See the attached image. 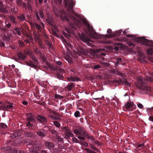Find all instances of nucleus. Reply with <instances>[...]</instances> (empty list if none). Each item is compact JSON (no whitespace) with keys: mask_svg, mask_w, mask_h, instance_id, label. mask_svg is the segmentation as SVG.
<instances>
[{"mask_svg":"<svg viewBox=\"0 0 153 153\" xmlns=\"http://www.w3.org/2000/svg\"><path fill=\"white\" fill-rule=\"evenodd\" d=\"M13 153H25V152L23 150L14 149L13 150Z\"/></svg>","mask_w":153,"mask_h":153,"instance_id":"a19ab883","label":"nucleus"},{"mask_svg":"<svg viewBox=\"0 0 153 153\" xmlns=\"http://www.w3.org/2000/svg\"><path fill=\"white\" fill-rule=\"evenodd\" d=\"M125 107L127 108H129L131 107V108L130 109V111H132L136 108V105L133 104V102H128L125 105Z\"/></svg>","mask_w":153,"mask_h":153,"instance_id":"9b49d317","label":"nucleus"},{"mask_svg":"<svg viewBox=\"0 0 153 153\" xmlns=\"http://www.w3.org/2000/svg\"><path fill=\"white\" fill-rule=\"evenodd\" d=\"M17 56L21 60L25 61L27 60L26 55L22 52H19L17 53Z\"/></svg>","mask_w":153,"mask_h":153,"instance_id":"4468645a","label":"nucleus"},{"mask_svg":"<svg viewBox=\"0 0 153 153\" xmlns=\"http://www.w3.org/2000/svg\"><path fill=\"white\" fill-rule=\"evenodd\" d=\"M54 97L56 99H62L64 98L63 96L56 94L55 95Z\"/></svg>","mask_w":153,"mask_h":153,"instance_id":"09e8293b","label":"nucleus"},{"mask_svg":"<svg viewBox=\"0 0 153 153\" xmlns=\"http://www.w3.org/2000/svg\"><path fill=\"white\" fill-rule=\"evenodd\" d=\"M45 145L46 147L50 149H53L54 146V145L53 143L49 141L45 142Z\"/></svg>","mask_w":153,"mask_h":153,"instance_id":"dca6fc26","label":"nucleus"},{"mask_svg":"<svg viewBox=\"0 0 153 153\" xmlns=\"http://www.w3.org/2000/svg\"><path fill=\"white\" fill-rule=\"evenodd\" d=\"M57 71V73L56 75L57 78L60 79H63L64 78V77L62 74L65 73V71H64V72L62 73H61L60 72H59L58 71Z\"/></svg>","mask_w":153,"mask_h":153,"instance_id":"cd10ccee","label":"nucleus"},{"mask_svg":"<svg viewBox=\"0 0 153 153\" xmlns=\"http://www.w3.org/2000/svg\"><path fill=\"white\" fill-rule=\"evenodd\" d=\"M22 0H17L16 1V3L17 5L19 7H22V5H23V3Z\"/></svg>","mask_w":153,"mask_h":153,"instance_id":"a18cd8bd","label":"nucleus"},{"mask_svg":"<svg viewBox=\"0 0 153 153\" xmlns=\"http://www.w3.org/2000/svg\"><path fill=\"white\" fill-rule=\"evenodd\" d=\"M35 25L36 28L38 30V31L42 32L43 31V30L41 28L40 25L36 23H35Z\"/></svg>","mask_w":153,"mask_h":153,"instance_id":"c756f323","label":"nucleus"},{"mask_svg":"<svg viewBox=\"0 0 153 153\" xmlns=\"http://www.w3.org/2000/svg\"><path fill=\"white\" fill-rule=\"evenodd\" d=\"M37 120L42 125L48 122L47 118L45 116L42 115H39L37 116Z\"/></svg>","mask_w":153,"mask_h":153,"instance_id":"1a4fd4ad","label":"nucleus"},{"mask_svg":"<svg viewBox=\"0 0 153 153\" xmlns=\"http://www.w3.org/2000/svg\"><path fill=\"white\" fill-rule=\"evenodd\" d=\"M30 56L32 59L33 61L35 62H37V60L35 57L33 56L32 54L30 55Z\"/></svg>","mask_w":153,"mask_h":153,"instance_id":"3c124183","label":"nucleus"},{"mask_svg":"<svg viewBox=\"0 0 153 153\" xmlns=\"http://www.w3.org/2000/svg\"><path fill=\"white\" fill-rule=\"evenodd\" d=\"M19 46L21 47L23 46L24 45V42L22 41H19Z\"/></svg>","mask_w":153,"mask_h":153,"instance_id":"680f3d73","label":"nucleus"},{"mask_svg":"<svg viewBox=\"0 0 153 153\" xmlns=\"http://www.w3.org/2000/svg\"><path fill=\"white\" fill-rule=\"evenodd\" d=\"M41 58L42 59V61H43V62H44L46 64H47V63H48L47 61V58L44 56H43L42 57V58Z\"/></svg>","mask_w":153,"mask_h":153,"instance_id":"5fc2aeb1","label":"nucleus"},{"mask_svg":"<svg viewBox=\"0 0 153 153\" xmlns=\"http://www.w3.org/2000/svg\"><path fill=\"white\" fill-rule=\"evenodd\" d=\"M48 117L50 118H53L55 120H58L60 119L59 117H55L53 115H50L48 116Z\"/></svg>","mask_w":153,"mask_h":153,"instance_id":"37998d69","label":"nucleus"},{"mask_svg":"<svg viewBox=\"0 0 153 153\" xmlns=\"http://www.w3.org/2000/svg\"><path fill=\"white\" fill-rule=\"evenodd\" d=\"M62 131L64 132L65 136L67 138H68L70 137H74L73 134L71 131V130L67 127H62Z\"/></svg>","mask_w":153,"mask_h":153,"instance_id":"423d86ee","label":"nucleus"},{"mask_svg":"<svg viewBox=\"0 0 153 153\" xmlns=\"http://www.w3.org/2000/svg\"><path fill=\"white\" fill-rule=\"evenodd\" d=\"M147 80L149 82H153V78L148 77L147 78Z\"/></svg>","mask_w":153,"mask_h":153,"instance_id":"e2e57ef3","label":"nucleus"},{"mask_svg":"<svg viewBox=\"0 0 153 153\" xmlns=\"http://www.w3.org/2000/svg\"><path fill=\"white\" fill-rule=\"evenodd\" d=\"M35 14L36 19H37V20H38L39 21V20L40 19V18L39 16V13L36 11L35 12Z\"/></svg>","mask_w":153,"mask_h":153,"instance_id":"864d4df0","label":"nucleus"},{"mask_svg":"<svg viewBox=\"0 0 153 153\" xmlns=\"http://www.w3.org/2000/svg\"><path fill=\"white\" fill-rule=\"evenodd\" d=\"M87 134H87L85 131H83H83H82V134L81 135H83V136L85 137H86V135Z\"/></svg>","mask_w":153,"mask_h":153,"instance_id":"774afa93","label":"nucleus"},{"mask_svg":"<svg viewBox=\"0 0 153 153\" xmlns=\"http://www.w3.org/2000/svg\"><path fill=\"white\" fill-rule=\"evenodd\" d=\"M26 135L27 136L29 137H34V134L33 133L29 132H27Z\"/></svg>","mask_w":153,"mask_h":153,"instance_id":"ea45409f","label":"nucleus"},{"mask_svg":"<svg viewBox=\"0 0 153 153\" xmlns=\"http://www.w3.org/2000/svg\"><path fill=\"white\" fill-rule=\"evenodd\" d=\"M77 137L79 139L82 140H84L85 139V138L84 137L82 136L81 135Z\"/></svg>","mask_w":153,"mask_h":153,"instance_id":"0e129e2a","label":"nucleus"},{"mask_svg":"<svg viewBox=\"0 0 153 153\" xmlns=\"http://www.w3.org/2000/svg\"><path fill=\"white\" fill-rule=\"evenodd\" d=\"M113 82H114L117 83L119 85H123L128 87L131 85L130 84L127 82L126 79L124 78H122L119 80L114 79L113 80Z\"/></svg>","mask_w":153,"mask_h":153,"instance_id":"0eeeda50","label":"nucleus"},{"mask_svg":"<svg viewBox=\"0 0 153 153\" xmlns=\"http://www.w3.org/2000/svg\"><path fill=\"white\" fill-rule=\"evenodd\" d=\"M33 122H30L29 121L26 122V126L28 127L30 129H32L33 128H34L35 126L33 124Z\"/></svg>","mask_w":153,"mask_h":153,"instance_id":"a878e982","label":"nucleus"},{"mask_svg":"<svg viewBox=\"0 0 153 153\" xmlns=\"http://www.w3.org/2000/svg\"><path fill=\"white\" fill-rule=\"evenodd\" d=\"M45 42L46 45L48 47H49L50 48H51L53 47L52 44L50 42L47 40H46L45 41Z\"/></svg>","mask_w":153,"mask_h":153,"instance_id":"de8ad7c7","label":"nucleus"},{"mask_svg":"<svg viewBox=\"0 0 153 153\" xmlns=\"http://www.w3.org/2000/svg\"><path fill=\"white\" fill-rule=\"evenodd\" d=\"M85 150L86 151L87 153H96L95 152L88 148H85Z\"/></svg>","mask_w":153,"mask_h":153,"instance_id":"49530a36","label":"nucleus"},{"mask_svg":"<svg viewBox=\"0 0 153 153\" xmlns=\"http://www.w3.org/2000/svg\"><path fill=\"white\" fill-rule=\"evenodd\" d=\"M67 80L70 82H76L80 81L79 79L78 78L73 76L68 78Z\"/></svg>","mask_w":153,"mask_h":153,"instance_id":"412c9836","label":"nucleus"},{"mask_svg":"<svg viewBox=\"0 0 153 153\" xmlns=\"http://www.w3.org/2000/svg\"><path fill=\"white\" fill-rule=\"evenodd\" d=\"M86 138L90 140V141L91 142L95 140L93 136L90 135L89 134H87L86 135Z\"/></svg>","mask_w":153,"mask_h":153,"instance_id":"f704fd0d","label":"nucleus"},{"mask_svg":"<svg viewBox=\"0 0 153 153\" xmlns=\"http://www.w3.org/2000/svg\"><path fill=\"white\" fill-rule=\"evenodd\" d=\"M74 143H79V141L76 137H73L72 139Z\"/></svg>","mask_w":153,"mask_h":153,"instance_id":"13d9d810","label":"nucleus"},{"mask_svg":"<svg viewBox=\"0 0 153 153\" xmlns=\"http://www.w3.org/2000/svg\"><path fill=\"white\" fill-rule=\"evenodd\" d=\"M79 36L81 40L83 42L88 43L89 42V39L83 33H82L81 34L79 33Z\"/></svg>","mask_w":153,"mask_h":153,"instance_id":"f8f14e48","label":"nucleus"},{"mask_svg":"<svg viewBox=\"0 0 153 153\" xmlns=\"http://www.w3.org/2000/svg\"><path fill=\"white\" fill-rule=\"evenodd\" d=\"M13 103L10 102L8 103L7 105H4V110H8L12 108L13 106Z\"/></svg>","mask_w":153,"mask_h":153,"instance_id":"aec40b11","label":"nucleus"},{"mask_svg":"<svg viewBox=\"0 0 153 153\" xmlns=\"http://www.w3.org/2000/svg\"><path fill=\"white\" fill-rule=\"evenodd\" d=\"M74 87V83H70L68 84L67 88L69 91H70Z\"/></svg>","mask_w":153,"mask_h":153,"instance_id":"2f4dec72","label":"nucleus"},{"mask_svg":"<svg viewBox=\"0 0 153 153\" xmlns=\"http://www.w3.org/2000/svg\"><path fill=\"white\" fill-rule=\"evenodd\" d=\"M74 53L79 56H87L89 54L91 55L92 58H98L100 57V55L98 53L97 51L92 48H89L86 50L83 48L79 47L77 51H74Z\"/></svg>","mask_w":153,"mask_h":153,"instance_id":"f03ea898","label":"nucleus"},{"mask_svg":"<svg viewBox=\"0 0 153 153\" xmlns=\"http://www.w3.org/2000/svg\"><path fill=\"white\" fill-rule=\"evenodd\" d=\"M128 45L130 47H133L134 46V45L131 42H127Z\"/></svg>","mask_w":153,"mask_h":153,"instance_id":"338daca9","label":"nucleus"},{"mask_svg":"<svg viewBox=\"0 0 153 153\" xmlns=\"http://www.w3.org/2000/svg\"><path fill=\"white\" fill-rule=\"evenodd\" d=\"M91 66L94 71H99L102 68L101 65L96 63H94Z\"/></svg>","mask_w":153,"mask_h":153,"instance_id":"a211bd4d","label":"nucleus"},{"mask_svg":"<svg viewBox=\"0 0 153 153\" xmlns=\"http://www.w3.org/2000/svg\"><path fill=\"white\" fill-rule=\"evenodd\" d=\"M113 72L116 74H117L121 76H123L124 74L119 71H118L116 70V69L114 70L113 71Z\"/></svg>","mask_w":153,"mask_h":153,"instance_id":"4c0bfd02","label":"nucleus"},{"mask_svg":"<svg viewBox=\"0 0 153 153\" xmlns=\"http://www.w3.org/2000/svg\"><path fill=\"white\" fill-rule=\"evenodd\" d=\"M0 12L4 13H6L8 12L6 6L3 5L1 1H0Z\"/></svg>","mask_w":153,"mask_h":153,"instance_id":"ddd939ff","label":"nucleus"},{"mask_svg":"<svg viewBox=\"0 0 153 153\" xmlns=\"http://www.w3.org/2000/svg\"><path fill=\"white\" fill-rule=\"evenodd\" d=\"M39 15H40L41 18H44V16L42 11H40Z\"/></svg>","mask_w":153,"mask_h":153,"instance_id":"bf43d9fd","label":"nucleus"},{"mask_svg":"<svg viewBox=\"0 0 153 153\" xmlns=\"http://www.w3.org/2000/svg\"><path fill=\"white\" fill-rule=\"evenodd\" d=\"M47 128L48 129L46 131H49L52 134L54 135H56L57 134L58 132L56 130L50 128L49 127H48Z\"/></svg>","mask_w":153,"mask_h":153,"instance_id":"bb28decb","label":"nucleus"},{"mask_svg":"<svg viewBox=\"0 0 153 153\" xmlns=\"http://www.w3.org/2000/svg\"><path fill=\"white\" fill-rule=\"evenodd\" d=\"M135 41L137 42L146 46L153 47V41L149 40L143 37H139L134 39Z\"/></svg>","mask_w":153,"mask_h":153,"instance_id":"39448f33","label":"nucleus"},{"mask_svg":"<svg viewBox=\"0 0 153 153\" xmlns=\"http://www.w3.org/2000/svg\"><path fill=\"white\" fill-rule=\"evenodd\" d=\"M87 29L88 31L90 33H91L92 31L93 30L92 28L90 26V25H89V26H87Z\"/></svg>","mask_w":153,"mask_h":153,"instance_id":"4d7b16f0","label":"nucleus"},{"mask_svg":"<svg viewBox=\"0 0 153 153\" xmlns=\"http://www.w3.org/2000/svg\"><path fill=\"white\" fill-rule=\"evenodd\" d=\"M7 127V126L4 123H0V128H1L0 131L1 130V128H5Z\"/></svg>","mask_w":153,"mask_h":153,"instance_id":"c03bdc74","label":"nucleus"},{"mask_svg":"<svg viewBox=\"0 0 153 153\" xmlns=\"http://www.w3.org/2000/svg\"><path fill=\"white\" fill-rule=\"evenodd\" d=\"M82 22L86 27L89 26L90 25L88 21L85 19H82Z\"/></svg>","mask_w":153,"mask_h":153,"instance_id":"e433bc0d","label":"nucleus"},{"mask_svg":"<svg viewBox=\"0 0 153 153\" xmlns=\"http://www.w3.org/2000/svg\"><path fill=\"white\" fill-rule=\"evenodd\" d=\"M83 131L82 129H75L73 130L74 134L77 135H80L82 134V131Z\"/></svg>","mask_w":153,"mask_h":153,"instance_id":"5701e85b","label":"nucleus"},{"mask_svg":"<svg viewBox=\"0 0 153 153\" xmlns=\"http://www.w3.org/2000/svg\"><path fill=\"white\" fill-rule=\"evenodd\" d=\"M17 20L20 22H22L24 21H27L26 17L24 14H19V15L17 16Z\"/></svg>","mask_w":153,"mask_h":153,"instance_id":"2eb2a0df","label":"nucleus"},{"mask_svg":"<svg viewBox=\"0 0 153 153\" xmlns=\"http://www.w3.org/2000/svg\"><path fill=\"white\" fill-rule=\"evenodd\" d=\"M17 9L16 6H14L11 8V11L13 13L16 14L17 12Z\"/></svg>","mask_w":153,"mask_h":153,"instance_id":"72a5a7b5","label":"nucleus"},{"mask_svg":"<svg viewBox=\"0 0 153 153\" xmlns=\"http://www.w3.org/2000/svg\"><path fill=\"white\" fill-rule=\"evenodd\" d=\"M26 117H27L26 120L27 122H34L35 120V117L34 114L31 113H27L26 114Z\"/></svg>","mask_w":153,"mask_h":153,"instance_id":"9d476101","label":"nucleus"},{"mask_svg":"<svg viewBox=\"0 0 153 153\" xmlns=\"http://www.w3.org/2000/svg\"><path fill=\"white\" fill-rule=\"evenodd\" d=\"M63 1L65 7H68V10L70 13V14H68L67 17L65 16V19L68 22H69V19H70L74 24L72 23H70V27L76 30V26L80 28L82 27V24L79 20L73 15L78 18L80 17L78 13L74 12L73 10V8L75 4V2L72 0H63Z\"/></svg>","mask_w":153,"mask_h":153,"instance_id":"f257e3e1","label":"nucleus"},{"mask_svg":"<svg viewBox=\"0 0 153 153\" xmlns=\"http://www.w3.org/2000/svg\"><path fill=\"white\" fill-rule=\"evenodd\" d=\"M122 32V30H120L119 31L115 32L112 34L111 36H119Z\"/></svg>","mask_w":153,"mask_h":153,"instance_id":"c85d7f7f","label":"nucleus"},{"mask_svg":"<svg viewBox=\"0 0 153 153\" xmlns=\"http://www.w3.org/2000/svg\"><path fill=\"white\" fill-rule=\"evenodd\" d=\"M1 149L5 153H11V150L13 149H11V147L9 146L2 147L1 148Z\"/></svg>","mask_w":153,"mask_h":153,"instance_id":"f3484780","label":"nucleus"},{"mask_svg":"<svg viewBox=\"0 0 153 153\" xmlns=\"http://www.w3.org/2000/svg\"><path fill=\"white\" fill-rule=\"evenodd\" d=\"M116 61L115 62V65L116 68L117 69V67L119 65L121 64L122 59L120 57H117L116 58Z\"/></svg>","mask_w":153,"mask_h":153,"instance_id":"b1692460","label":"nucleus"},{"mask_svg":"<svg viewBox=\"0 0 153 153\" xmlns=\"http://www.w3.org/2000/svg\"><path fill=\"white\" fill-rule=\"evenodd\" d=\"M138 84L137 88L141 91L144 94H146L147 92H150L151 89L150 87L146 82V81L142 77H140L138 79Z\"/></svg>","mask_w":153,"mask_h":153,"instance_id":"20e7f679","label":"nucleus"},{"mask_svg":"<svg viewBox=\"0 0 153 153\" xmlns=\"http://www.w3.org/2000/svg\"><path fill=\"white\" fill-rule=\"evenodd\" d=\"M53 124L57 128H59L60 127V124L57 121H54L53 122Z\"/></svg>","mask_w":153,"mask_h":153,"instance_id":"8fccbe9b","label":"nucleus"},{"mask_svg":"<svg viewBox=\"0 0 153 153\" xmlns=\"http://www.w3.org/2000/svg\"><path fill=\"white\" fill-rule=\"evenodd\" d=\"M91 148L93 150L96 151L97 152H99V150L93 144L91 143L90 144Z\"/></svg>","mask_w":153,"mask_h":153,"instance_id":"473e14b6","label":"nucleus"},{"mask_svg":"<svg viewBox=\"0 0 153 153\" xmlns=\"http://www.w3.org/2000/svg\"><path fill=\"white\" fill-rule=\"evenodd\" d=\"M100 63L103 66H107L108 65V63L107 62H101Z\"/></svg>","mask_w":153,"mask_h":153,"instance_id":"6e6d98bb","label":"nucleus"},{"mask_svg":"<svg viewBox=\"0 0 153 153\" xmlns=\"http://www.w3.org/2000/svg\"><path fill=\"white\" fill-rule=\"evenodd\" d=\"M53 34L55 36H56L58 37L59 36L58 34L53 29L52 30Z\"/></svg>","mask_w":153,"mask_h":153,"instance_id":"69168bd1","label":"nucleus"},{"mask_svg":"<svg viewBox=\"0 0 153 153\" xmlns=\"http://www.w3.org/2000/svg\"><path fill=\"white\" fill-rule=\"evenodd\" d=\"M91 37L95 39H99L100 38V36L96 32H94V33H91Z\"/></svg>","mask_w":153,"mask_h":153,"instance_id":"7c9ffc66","label":"nucleus"},{"mask_svg":"<svg viewBox=\"0 0 153 153\" xmlns=\"http://www.w3.org/2000/svg\"><path fill=\"white\" fill-rule=\"evenodd\" d=\"M28 65L30 66L32 68H36V65L34 64H33L32 63H31L29 64H28Z\"/></svg>","mask_w":153,"mask_h":153,"instance_id":"052dcab7","label":"nucleus"},{"mask_svg":"<svg viewBox=\"0 0 153 153\" xmlns=\"http://www.w3.org/2000/svg\"><path fill=\"white\" fill-rule=\"evenodd\" d=\"M147 51L148 54L152 55L153 53V49L152 48H149L147 49Z\"/></svg>","mask_w":153,"mask_h":153,"instance_id":"58836bf2","label":"nucleus"},{"mask_svg":"<svg viewBox=\"0 0 153 153\" xmlns=\"http://www.w3.org/2000/svg\"><path fill=\"white\" fill-rule=\"evenodd\" d=\"M23 7L24 8L26 9L27 8L28 10L30 11L32 10L31 6V5L29 3H27V4L25 2L23 3Z\"/></svg>","mask_w":153,"mask_h":153,"instance_id":"393cba45","label":"nucleus"},{"mask_svg":"<svg viewBox=\"0 0 153 153\" xmlns=\"http://www.w3.org/2000/svg\"><path fill=\"white\" fill-rule=\"evenodd\" d=\"M46 65H47L48 67L51 70L56 71H58L59 72L62 73L64 72V70L63 69L59 68L57 66L52 65L49 63H47Z\"/></svg>","mask_w":153,"mask_h":153,"instance_id":"6e6552de","label":"nucleus"},{"mask_svg":"<svg viewBox=\"0 0 153 153\" xmlns=\"http://www.w3.org/2000/svg\"><path fill=\"white\" fill-rule=\"evenodd\" d=\"M27 147L30 152L34 153H48L47 150L41 149L40 144L36 142H30L27 144Z\"/></svg>","mask_w":153,"mask_h":153,"instance_id":"7ed1b4c3","label":"nucleus"},{"mask_svg":"<svg viewBox=\"0 0 153 153\" xmlns=\"http://www.w3.org/2000/svg\"><path fill=\"white\" fill-rule=\"evenodd\" d=\"M14 30H15L16 31V32L17 33V34L18 35H21V31L20 30V29L19 28L17 27H16L14 28Z\"/></svg>","mask_w":153,"mask_h":153,"instance_id":"79ce46f5","label":"nucleus"},{"mask_svg":"<svg viewBox=\"0 0 153 153\" xmlns=\"http://www.w3.org/2000/svg\"><path fill=\"white\" fill-rule=\"evenodd\" d=\"M74 116L76 117H79L80 116V112L78 111H76L74 114Z\"/></svg>","mask_w":153,"mask_h":153,"instance_id":"603ef678","label":"nucleus"},{"mask_svg":"<svg viewBox=\"0 0 153 153\" xmlns=\"http://www.w3.org/2000/svg\"><path fill=\"white\" fill-rule=\"evenodd\" d=\"M36 134L37 135L41 137H45L46 134L45 132H43L41 130H39L37 131Z\"/></svg>","mask_w":153,"mask_h":153,"instance_id":"4be33fe9","label":"nucleus"},{"mask_svg":"<svg viewBox=\"0 0 153 153\" xmlns=\"http://www.w3.org/2000/svg\"><path fill=\"white\" fill-rule=\"evenodd\" d=\"M9 18L10 22L14 24H17V22L16 17L13 15H10L9 16Z\"/></svg>","mask_w":153,"mask_h":153,"instance_id":"6ab92c4d","label":"nucleus"},{"mask_svg":"<svg viewBox=\"0 0 153 153\" xmlns=\"http://www.w3.org/2000/svg\"><path fill=\"white\" fill-rule=\"evenodd\" d=\"M79 143L81 145L84 146L85 147L88 146V143H87L85 141H80L79 142Z\"/></svg>","mask_w":153,"mask_h":153,"instance_id":"c9c22d12","label":"nucleus"}]
</instances>
